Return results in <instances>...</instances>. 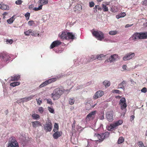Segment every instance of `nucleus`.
<instances>
[{
    "mask_svg": "<svg viewBox=\"0 0 147 147\" xmlns=\"http://www.w3.org/2000/svg\"><path fill=\"white\" fill-rule=\"evenodd\" d=\"M147 38V32L142 33L136 32L130 38V39L134 41L139 39Z\"/></svg>",
    "mask_w": 147,
    "mask_h": 147,
    "instance_id": "obj_1",
    "label": "nucleus"
},
{
    "mask_svg": "<svg viewBox=\"0 0 147 147\" xmlns=\"http://www.w3.org/2000/svg\"><path fill=\"white\" fill-rule=\"evenodd\" d=\"M119 104L120 107L121 115L124 116L127 111L126 107L127 106L125 98L122 97L121 98Z\"/></svg>",
    "mask_w": 147,
    "mask_h": 147,
    "instance_id": "obj_2",
    "label": "nucleus"
},
{
    "mask_svg": "<svg viewBox=\"0 0 147 147\" xmlns=\"http://www.w3.org/2000/svg\"><path fill=\"white\" fill-rule=\"evenodd\" d=\"M63 90L59 88H55L51 94V97L53 100L58 99L63 92Z\"/></svg>",
    "mask_w": 147,
    "mask_h": 147,
    "instance_id": "obj_3",
    "label": "nucleus"
},
{
    "mask_svg": "<svg viewBox=\"0 0 147 147\" xmlns=\"http://www.w3.org/2000/svg\"><path fill=\"white\" fill-rule=\"evenodd\" d=\"M92 33L93 36L95 37L98 40L101 41L104 38V34L101 31H93Z\"/></svg>",
    "mask_w": 147,
    "mask_h": 147,
    "instance_id": "obj_4",
    "label": "nucleus"
},
{
    "mask_svg": "<svg viewBox=\"0 0 147 147\" xmlns=\"http://www.w3.org/2000/svg\"><path fill=\"white\" fill-rule=\"evenodd\" d=\"M39 94H37L35 95H31L19 99L17 101V102L20 104L21 103H24L27 102L33 99L35 96H37Z\"/></svg>",
    "mask_w": 147,
    "mask_h": 147,
    "instance_id": "obj_5",
    "label": "nucleus"
},
{
    "mask_svg": "<svg viewBox=\"0 0 147 147\" xmlns=\"http://www.w3.org/2000/svg\"><path fill=\"white\" fill-rule=\"evenodd\" d=\"M9 55L8 53L6 51L0 53V59L5 63H8Z\"/></svg>",
    "mask_w": 147,
    "mask_h": 147,
    "instance_id": "obj_6",
    "label": "nucleus"
},
{
    "mask_svg": "<svg viewBox=\"0 0 147 147\" xmlns=\"http://www.w3.org/2000/svg\"><path fill=\"white\" fill-rule=\"evenodd\" d=\"M123 121L122 120H119L114 123L111 124L107 127V129L109 131H112L117 127L121 125Z\"/></svg>",
    "mask_w": 147,
    "mask_h": 147,
    "instance_id": "obj_7",
    "label": "nucleus"
},
{
    "mask_svg": "<svg viewBox=\"0 0 147 147\" xmlns=\"http://www.w3.org/2000/svg\"><path fill=\"white\" fill-rule=\"evenodd\" d=\"M109 133L108 132H106L103 134H95L94 137H97L100 141H102L105 138L108 137L109 135Z\"/></svg>",
    "mask_w": 147,
    "mask_h": 147,
    "instance_id": "obj_8",
    "label": "nucleus"
},
{
    "mask_svg": "<svg viewBox=\"0 0 147 147\" xmlns=\"http://www.w3.org/2000/svg\"><path fill=\"white\" fill-rule=\"evenodd\" d=\"M57 79V78H52L46 80L39 86V88H42L47 85L49 84L55 82L56 81Z\"/></svg>",
    "mask_w": 147,
    "mask_h": 147,
    "instance_id": "obj_9",
    "label": "nucleus"
},
{
    "mask_svg": "<svg viewBox=\"0 0 147 147\" xmlns=\"http://www.w3.org/2000/svg\"><path fill=\"white\" fill-rule=\"evenodd\" d=\"M44 129L46 131H50L52 129V124L50 120L49 119L46 123V124L44 125Z\"/></svg>",
    "mask_w": 147,
    "mask_h": 147,
    "instance_id": "obj_10",
    "label": "nucleus"
},
{
    "mask_svg": "<svg viewBox=\"0 0 147 147\" xmlns=\"http://www.w3.org/2000/svg\"><path fill=\"white\" fill-rule=\"evenodd\" d=\"M10 147H19L18 144L14 137L10 138Z\"/></svg>",
    "mask_w": 147,
    "mask_h": 147,
    "instance_id": "obj_11",
    "label": "nucleus"
},
{
    "mask_svg": "<svg viewBox=\"0 0 147 147\" xmlns=\"http://www.w3.org/2000/svg\"><path fill=\"white\" fill-rule=\"evenodd\" d=\"M135 53H134L130 52L127 54L123 57V59L124 61H127L132 59L135 56Z\"/></svg>",
    "mask_w": 147,
    "mask_h": 147,
    "instance_id": "obj_12",
    "label": "nucleus"
},
{
    "mask_svg": "<svg viewBox=\"0 0 147 147\" xmlns=\"http://www.w3.org/2000/svg\"><path fill=\"white\" fill-rule=\"evenodd\" d=\"M113 112L112 111H108L107 113L106 117L107 120L109 122H111L113 120Z\"/></svg>",
    "mask_w": 147,
    "mask_h": 147,
    "instance_id": "obj_13",
    "label": "nucleus"
},
{
    "mask_svg": "<svg viewBox=\"0 0 147 147\" xmlns=\"http://www.w3.org/2000/svg\"><path fill=\"white\" fill-rule=\"evenodd\" d=\"M118 56L117 54H114L111 56L108 59L105 61H109L110 63L113 62L117 60L118 58Z\"/></svg>",
    "mask_w": 147,
    "mask_h": 147,
    "instance_id": "obj_14",
    "label": "nucleus"
},
{
    "mask_svg": "<svg viewBox=\"0 0 147 147\" xmlns=\"http://www.w3.org/2000/svg\"><path fill=\"white\" fill-rule=\"evenodd\" d=\"M103 94L104 92L103 91L101 90H98L95 93L93 97L94 99H96L101 97Z\"/></svg>",
    "mask_w": 147,
    "mask_h": 147,
    "instance_id": "obj_15",
    "label": "nucleus"
},
{
    "mask_svg": "<svg viewBox=\"0 0 147 147\" xmlns=\"http://www.w3.org/2000/svg\"><path fill=\"white\" fill-rule=\"evenodd\" d=\"M96 112V111H92L87 116L86 118L87 120H89L92 119L95 117V115Z\"/></svg>",
    "mask_w": 147,
    "mask_h": 147,
    "instance_id": "obj_16",
    "label": "nucleus"
},
{
    "mask_svg": "<svg viewBox=\"0 0 147 147\" xmlns=\"http://www.w3.org/2000/svg\"><path fill=\"white\" fill-rule=\"evenodd\" d=\"M67 32H62L59 34V36L62 39H67Z\"/></svg>",
    "mask_w": 147,
    "mask_h": 147,
    "instance_id": "obj_17",
    "label": "nucleus"
},
{
    "mask_svg": "<svg viewBox=\"0 0 147 147\" xmlns=\"http://www.w3.org/2000/svg\"><path fill=\"white\" fill-rule=\"evenodd\" d=\"M54 132L55 133L53 134V136L55 139H57L59 137L61 136L62 134L61 131H57Z\"/></svg>",
    "mask_w": 147,
    "mask_h": 147,
    "instance_id": "obj_18",
    "label": "nucleus"
},
{
    "mask_svg": "<svg viewBox=\"0 0 147 147\" xmlns=\"http://www.w3.org/2000/svg\"><path fill=\"white\" fill-rule=\"evenodd\" d=\"M127 82L125 81H123L122 82L119 84L118 86V89H122L123 90H125L124 86L126 85Z\"/></svg>",
    "mask_w": 147,
    "mask_h": 147,
    "instance_id": "obj_19",
    "label": "nucleus"
},
{
    "mask_svg": "<svg viewBox=\"0 0 147 147\" xmlns=\"http://www.w3.org/2000/svg\"><path fill=\"white\" fill-rule=\"evenodd\" d=\"M82 7L81 5H77L75 6L74 8V11L76 13H78L81 10Z\"/></svg>",
    "mask_w": 147,
    "mask_h": 147,
    "instance_id": "obj_20",
    "label": "nucleus"
},
{
    "mask_svg": "<svg viewBox=\"0 0 147 147\" xmlns=\"http://www.w3.org/2000/svg\"><path fill=\"white\" fill-rule=\"evenodd\" d=\"M32 126L34 128L41 126V124L40 122L37 121L32 122Z\"/></svg>",
    "mask_w": 147,
    "mask_h": 147,
    "instance_id": "obj_21",
    "label": "nucleus"
},
{
    "mask_svg": "<svg viewBox=\"0 0 147 147\" xmlns=\"http://www.w3.org/2000/svg\"><path fill=\"white\" fill-rule=\"evenodd\" d=\"M11 80L12 81H17L19 80L20 76L18 75H15L11 77Z\"/></svg>",
    "mask_w": 147,
    "mask_h": 147,
    "instance_id": "obj_22",
    "label": "nucleus"
},
{
    "mask_svg": "<svg viewBox=\"0 0 147 147\" xmlns=\"http://www.w3.org/2000/svg\"><path fill=\"white\" fill-rule=\"evenodd\" d=\"M75 38V34L72 32H67V39H74Z\"/></svg>",
    "mask_w": 147,
    "mask_h": 147,
    "instance_id": "obj_23",
    "label": "nucleus"
},
{
    "mask_svg": "<svg viewBox=\"0 0 147 147\" xmlns=\"http://www.w3.org/2000/svg\"><path fill=\"white\" fill-rule=\"evenodd\" d=\"M9 7L8 6L5 5L4 4H0V9H1L2 10H6L8 9Z\"/></svg>",
    "mask_w": 147,
    "mask_h": 147,
    "instance_id": "obj_24",
    "label": "nucleus"
},
{
    "mask_svg": "<svg viewBox=\"0 0 147 147\" xmlns=\"http://www.w3.org/2000/svg\"><path fill=\"white\" fill-rule=\"evenodd\" d=\"M126 15V14L125 12L121 13L116 16V18L117 19H118L124 17Z\"/></svg>",
    "mask_w": 147,
    "mask_h": 147,
    "instance_id": "obj_25",
    "label": "nucleus"
},
{
    "mask_svg": "<svg viewBox=\"0 0 147 147\" xmlns=\"http://www.w3.org/2000/svg\"><path fill=\"white\" fill-rule=\"evenodd\" d=\"M103 84L105 87H109L110 85V82L109 81L107 80H105L102 82Z\"/></svg>",
    "mask_w": 147,
    "mask_h": 147,
    "instance_id": "obj_26",
    "label": "nucleus"
},
{
    "mask_svg": "<svg viewBox=\"0 0 147 147\" xmlns=\"http://www.w3.org/2000/svg\"><path fill=\"white\" fill-rule=\"evenodd\" d=\"M38 2L40 3L41 5H45L47 4L48 3V0H40Z\"/></svg>",
    "mask_w": 147,
    "mask_h": 147,
    "instance_id": "obj_27",
    "label": "nucleus"
},
{
    "mask_svg": "<svg viewBox=\"0 0 147 147\" xmlns=\"http://www.w3.org/2000/svg\"><path fill=\"white\" fill-rule=\"evenodd\" d=\"M20 82H14L10 84V85L13 87H14L16 86H18L20 84Z\"/></svg>",
    "mask_w": 147,
    "mask_h": 147,
    "instance_id": "obj_28",
    "label": "nucleus"
},
{
    "mask_svg": "<svg viewBox=\"0 0 147 147\" xmlns=\"http://www.w3.org/2000/svg\"><path fill=\"white\" fill-rule=\"evenodd\" d=\"M3 88L4 89V90H3V91H4V96H8L7 95V92H6V91H7V90L6 89V86H5V82L4 83V84H3Z\"/></svg>",
    "mask_w": 147,
    "mask_h": 147,
    "instance_id": "obj_29",
    "label": "nucleus"
},
{
    "mask_svg": "<svg viewBox=\"0 0 147 147\" xmlns=\"http://www.w3.org/2000/svg\"><path fill=\"white\" fill-rule=\"evenodd\" d=\"M124 139L122 137H120L118 140L117 143L119 144H121L124 141Z\"/></svg>",
    "mask_w": 147,
    "mask_h": 147,
    "instance_id": "obj_30",
    "label": "nucleus"
},
{
    "mask_svg": "<svg viewBox=\"0 0 147 147\" xmlns=\"http://www.w3.org/2000/svg\"><path fill=\"white\" fill-rule=\"evenodd\" d=\"M31 35L34 36H38L39 35V32L38 31H34L33 32L32 31Z\"/></svg>",
    "mask_w": 147,
    "mask_h": 147,
    "instance_id": "obj_31",
    "label": "nucleus"
},
{
    "mask_svg": "<svg viewBox=\"0 0 147 147\" xmlns=\"http://www.w3.org/2000/svg\"><path fill=\"white\" fill-rule=\"evenodd\" d=\"M102 7L103 10L104 11L106 12L108 11L109 9L108 7H107L105 5L102 4Z\"/></svg>",
    "mask_w": 147,
    "mask_h": 147,
    "instance_id": "obj_32",
    "label": "nucleus"
},
{
    "mask_svg": "<svg viewBox=\"0 0 147 147\" xmlns=\"http://www.w3.org/2000/svg\"><path fill=\"white\" fill-rule=\"evenodd\" d=\"M117 33V32L116 30H111L109 32V34L111 35H114Z\"/></svg>",
    "mask_w": 147,
    "mask_h": 147,
    "instance_id": "obj_33",
    "label": "nucleus"
},
{
    "mask_svg": "<svg viewBox=\"0 0 147 147\" xmlns=\"http://www.w3.org/2000/svg\"><path fill=\"white\" fill-rule=\"evenodd\" d=\"M59 128V126L57 123H55L54 124V129H53V131L54 132H56L58 131Z\"/></svg>",
    "mask_w": 147,
    "mask_h": 147,
    "instance_id": "obj_34",
    "label": "nucleus"
},
{
    "mask_svg": "<svg viewBox=\"0 0 147 147\" xmlns=\"http://www.w3.org/2000/svg\"><path fill=\"white\" fill-rule=\"evenodd\" d=\"M110 11L112 12L115 13L118 11V9L115 7L112 6L110 9Z\"/></svg>",
    "mask_w": 147,
    "mask_h": 147,
    "instance_id": "obj_35",
    "label": "nucleus"
},
{
    "mask_svg": "<svg viewBox=\"0 0 147 147\" xmlns=\"http://www.w3.org/2000/svg\"><path fill=\"white\" fill-rule=\"evenodd\" d=\"M32 116L33 118L35 119H36L39 118V116L38 114L35 113L32 114Z\"/></svg>",
    "mask_w": 147,
    "mask_h": 147,
    "instance_id": "obj_36",
    "label": "nucleus"
},
{
    "mask_svg": "<svg viewBox=\"0 0 147 147\" xmlns=\"http://www.w3.org/2000/svg\"><path fill=\"white\" fill-rule=\"evenodd\" d=\"M55 43L56 47H57L61 44V42L59 40H55L53 42V44Z\"/></svg>",
    "mask_w": 147,
    "mask_h": 147,
    "instance_id": "obj_37",
    "label": "nucleus"
},
{
    "mask_svg": "<svg viewBox=\"0 0 147 147\" xmlns=\"http://www.w3.org/2000/svg\"><path fill=\"white\" fill-rule=\"evenodd\" d=\"M32 30L31 29H29L28 30L24 32V34L26 36H29L30 34H31L32 33Z\"/></svg>",
    "mask_w": 147,
    "mask_h": 147,
    "instance_id": "obj_38",
    "label": "nucleus"
},
{
    "mask_svg": "<svg viewBox=\"0 0 147 147\" xmlns=\"http://www.w3.org/2000/svg\"><path fill=\"white\" fill-rule=\"evenodd\" d=\"M42 8V5H40L38 6V7H34L33 9L35 11H37L40 10Z\"/></svg>",
    "mask_w": 147,
    "mask_h": 147,
    "instance_id": "obj_39",
    "label": "nucleus"
},
{
    "mask_svg": "<svg viewBox=\"0 0 147 147\" xmlns=\"http://www.w3.org/2000/svg\"><path fill=\"white\" fill-rule=\"evenodd\" d=\"M16 15H14L11 18H10V24L12 23L16 18Z\"/></svg>",
    "mask_w": 147,
    "mask_h": 147,
    "instance_id": "obj_40",
    "label": "nucleus"
},
{
    "mask_svg": "<svg viewBox=\"0 0 147 147\" xmlns=\"http://www.w3.org/2000/svg\"><path fill=\"white\" fill-rule=\"evenodd\" d=\"M94 9H95V10L94 11L95 12L97 11V10H96V9H98V10H102L101 7H99L98 5H95Z\"/></svg>",
    "mask_w": 147,
    "mask_h": 147,
    "instance_id": "obj_41",
    "label": "nucleus"
},
{
    "mask_svg": "<svg viewBox=\"0 0 147 147\" xmlns=\"http://www.w3.org/2000/svg\"><path fill=\"white\" fill-rule=\"evenodd\" d=\"M36 101L37 104L38 105H40L42 102V100L40 98L38 99L36 98Z\"/></svg>",
    "mask_w": 147,
    "mask_h": 147,
    "instance_id": "obj_42",
    "label": "nucleus"
},
{
    "mask_svg": "<svg viewBox=\"0 0 147 147\" xmlns=\"http://www.w3.org/2000/svg\"><path fill=\"white\" fill-rule=\"evenodd\" d=\"M69 104L72 105L74 102V100L73 98H70L69 100Z\"/></svg>",
    "mask_w": 147,
    "mask_h": 147,
    "instance_id": "obj_43",
    "label": "nucleus"
},
{
    "mask_svg": "<svg viewBox=\"0 0 147 147\" xmlns=\"http://www.w3.org/2000/svg\"><path fill=\"white\" fill-rule=\"evenodd\" d=\"M103 57L104 55L103 54H100L96 56V58L99 60H100Z\"/></svg>",
    "mask_w": 147,
    "mask_h": 147,
    "instance_id": "obj_44",
    "label": "nucleus"
},
{
    "mask_svg": "<svg viewBox=\"0 0 147 147\" xmlns=\"http://www.w3.org/2000/svg\"><path fill=\"white\" fill-rule=\"evenodd\" d=\"M138 144L139 147H144L143 143L142 141L139 142H138Z\"/></svg>",
    "mask_w": 147,
    "mask_h": 147,
    "instance_id": "obj_45",
    "label": "nucleus"
},
{
    "mask_svg": "<svg viewBox=\"0 0 147 147\" xmlns=\"http://www.w3.org/2000/svg\"><path fill=\"white\" fill-rule=\"evenodd\" d=\"M48 109L49 112L52 113H54V111L53 108L48 107Z\"/></svg>",
    "mask_w": 147,
    "mask_h": 147,
    "instance_id": "obj_46",
    "label": "nucleus"
},
{
    "mask_svg": "<svg viewBox=\"0 0 147 147\" xmlns=\"http://www.w3.org/2000/svg\"><path fill=\"white\" fill-rule=\"evenodd\" d=\"M99 119L100 120H103L104 119V113H100V116L99 117Z\"/></svg>",
    "mask_w": 147,
    "mask_h": 147,
    "instance_id": "obj_47",
    "label": "nucleus"
},
{
    "mask_svg": "<svg viewBox=\"0 0 147 147\" xmlns=\"http://www.w3.org/2000/svg\"><path fill=\"white\" fill-rule=\"evenodd\" d=\"M30 15V13L28 12L26 13L25 15V16L26 18V19L27 20H28L29 19Z\"/></svg>",
    "mask_w": 147,
    "mask_h": 147,
    "instance_id": "obj_48",
    "label": "nucleus"
},
{
    "mask_svg": "<svg viewBox=\"0 0 147 147\" xmlns=\"http://www.w3.org/2000/svg\"><path fill=\"white\" fill-rule=\"evenodd\" d=\"M22 2L21 0H18L15 1V3L16 5H20L22 4Z\"/></svg>",
    "mask_w": 147,
    "mask_h": 147,
    "instance_id": "obj_49",
    "label": "nucleus"
},
{
    "mask_svg": "<svg viewBox=\"0 0 147 147\" xmlns=\"http://www.w3.org/2000/svg\"><path fill=\"white\" fill-rule=\"evenodd\" d=\"M141 91L142 92L146 93L147 92V88L146 87H144L141 90Z\"/></svg>",
    "mask_w": 147,
    "mask_h": 147,
    "instance_id": "obj_50",
    "label": "nucleus"
},
{
    "mask_svg": "<svg viewBox=\"0 0 147 147\" xmlns=\"http://www.w3.org/2000/svg\"><path fill=\"white\" fill-rule=\"evenodd\" d=\"M77 130L79 131H82L83 129V128L81 126H78L76 127Z\"/></svg>",
    "mask_w": 147,
    "mask_h": 147,
    "instance_id": "obj_51",
    "label": "nucleus"
},
{
    "mask_svg": "<svg viewBox=\"0 0 147 147\" xmlns=\"http://www.w3.org/2000/svg\"><path fill=\"white\" fill-rule=\"evenodd\" d=\"M38 111L41 113H42L44 111L42 107H40L38 109Z\"/></svg>",
    "mask_w": 147,
    "mask_h": 147,
    "instance_id": "obj_52",
    "label": "nucleus"
},
{
    "mask_svg": "<svg viewBox=\"0 0 147 147\" xmlns=\"http://www.w3.org/2000/svg\"><path fill=\"white\" fill-rule=\"evenodd\" d=\"M28 24L30 26H32L34 24V22L33 21H30L28 22Z\"/></svg>",
    "mask_w": 147,
    "mask_h": 147,
    "instance_id": "obj_53",
    "label": "nucleus"
},
{
    "mask_svg": "<svg viewBox=\"0 0 147 147\" xmlns=\"http://www.w3.org/2000/svg\"><path fill=\"white\" fill-rule=\"evenodd\" d=\"M94 3L93 1H91L89 2V6L90 7H94Z\"/></svg>",
    "mask_w": 147,
    "mask_h": 147,
    "instance_id": "obj_54",
    "label": "nucleus"
},
{
    "mask_svg": "<svg viewBox=\"0 0 147 147\" xmlns=\"http://www.w3.org/2000/svg\"><path fill=\"white\" fill-rule=\"evenodd\" d=\"M57 47L55 43L53 44V42L51 44L50 46V49H52L54 48L55 47Z\"/></svg>",
    "mask_w": 147,
    "mask_h": 147,
    "instance_id": "obj_55",
    "label": "nucleus"
},
{
    "mask_svg": "<svg viewBox=\"0 0 147 147\" xmlns=\"http://www.w3.org/2000/svg\"><path fill=\"white\" fill-rule=\"evenodd\" d=\"M112 92L116 93H119L120 91L117 90H112Z\"/></svg>",
    "mask_w": 147,
    "mask_h": 147,
    "instance_id": "obj_56",
    "label": "nucleus"
},
{
    "mask_svg": "<svg viewBox=\"0 0 147 147\" xmlns=\"http://www.w3.org/2000/svg\"><path fill=\"white\" fill-rule=\"evenodd\" d=\"M75 127V122H74L72 126V131L74 132H75V130H74V128Z\"/></svg>",
    "mask_w": 147,
    "mask_h": 147,
    "instance_id": "obj_57",
    "label": "nucleus"
},
{
    "mask_svg": "<svg viewBox=\"0 0 147 147\" xmlns=\"http://www.w3.org/2000/svg\"><path fill=\"white\" fill-rule=\"evenodd\" d=\"M34 6L33 5H32V4L30 5L29 6V9L30 10L32 9V10H33L34 8Z\"/></svg>",
    "mask_w": 147,
    "mask_h": 147,
    "instance_id": "obj_58",
    "label": "nucleus"
},
{
    "mask_svg": "<svg viewBox=\"0 0 147 147\" xmlns=\"http://www.w3.org/2000/svg\"><path fill=\"white\" fill-rule=\"evenodd\" d=\"M4 41L6 44H8L9 43V40L8 39L4 38Z\"/></svg>",
    "mask_w": 147,
    "mask_h": 147,
    "instance_id": "obj_59",
    "label": "nucleus"
},
{
    "mask_svg": "<svg viewBox=\"0 0 147 147\" xmlns=\"http://www.w3.org/2000/svg\"><path fill=\"white\" fill-rule=\"evenodd\" d=\"M142 4L144 5H147V0H145L142 2Z\"/></svg>",
    "mask_w": 147,
    "mask_h": 147,
    "instance_id": "obj_60",
    "label": "nucleus"
},
{
    "mask_svg": "<svg viewBox=\"0 0 147 147\" xmlns=\"http://www.w3.org/2000/svg\"><path fill=\"white\" fill-rule=\"evenodd\" d=\"M47 103L50 105H51L52 104V102L51 101V100L50 99H48L47 100Z\"/></svg>",
    "mask_w": 147,
    "mask_h": 147,
    "instance_id": "obj_61",
    "label": "nucleus"
},
{
    "mask_svg": "<svg viewBox=\"0 0 147 147\" xmlns=\"http://www.w3.org/2000/svg\"><path fill=\"white\" fill-rule=\"evenodd\" d=\"M133 25V24H127L125 26V28H128L129 27H130L131 26Z\"/></svg>",
    "mask_w": 147,
    "mask_h": 147,
    "instance_id": "obj_62",
    "label": "nucleus"
},
{
    "mask_svg": "<svg viewBox=\"0 0 147 147\" xmlns=\"http://www.w3.org/2000/svg\"><path fill=\"white\" fill-rule=\"evenodd\" d=\"M127 67V66L126 65H124L122 66V68L124 70H126Z\"/></svg>",
    "mask_w": 147,
    "mask_h": 147,
    "instance_id": "obj_63",
    "label": "nucleus"
},
{
    "mask_svg": "<svg viewBox=\"0 0 147 147\" xmlns=\"http://www.w3.org/2000/svg\"><path fill=\"white\" fill-rule=\"evenodd\" d=\"M8 13V12H4L3 14V18H5V15L7 14Z\"/></svg>",
    "mask_w": 147,
    "mask_h": 147,
    "instance_id": "obj_64",
    "label": "nucleus"
}]
</instances>
